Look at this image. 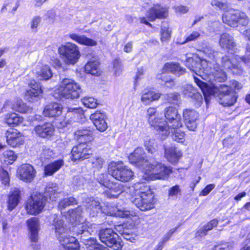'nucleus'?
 <instances>
[{
  "label": "nucleus",
  "mask_w": 250,
  "mask_h": 250,
  "mask_svg": "<svg viewBox=\"0 0 250 250\" xmlns=\"http://www.w3.org/2000/svg\"><path fill=\"white\" fill-rule=\"evenodd\" d=\"M243 35L248 38V42L246 48V55L243 57L235 56L232 60L227 55L222 58V66L226 69L232 70L238 68L236 62L241 61L250 67V26L243 32Z\"/></svg>",
  "instance_id": "obj_2"
},
{
  "label": "nucleus",
  "mask_w": 250,
  "mask_h": 250,
  "mask_svg": "<svg viewBox=\"0 0 250 250\" xmlns=\"http://www.w3.org/2000/svg\"><path fill=\"white\" fill-rule=\"evenodd\" d=\"M92 226V225L89 223H83L73 226L72 231L75 232L77 236L81 235L80 239L81 242L83 243V238L84 239L92 238L89 236L91 232H93Z\"/></svg>",
  "instance_id": "obj_15"
},
{
  "label": "nucleus",
  "mask_w": 250,
  "mask_h": 250,
  "mask_svg": "<svg viewBox=\"0 0 250 250\" xmlns=\"http://www.w3.org/2000/svg\"><path fill=\"white\" fill-rule=\"evenodd\" d=\"M103 161L102 158H93L91 160L92 167L97 169L101 168L103 166Z\"/></svg>",
  "instance_id": "obj_64"
},
{
  "label": "nucleus",
  "mask_w": 250,
  "mask_h": 250,
  "mask_svg": "<svg viewBox=\"0 0 250 250\" xmlns=\"http://www.w3.org/2000/svg\"><path fill=\"white\" fill-rule=\"evenodd\" d=\"M171 31L167 26H163L161 28V37L162 42H165L169 40L170 37Z\"/></svg>",
  "instance_id": "obj_54"
},
{
  "label": "nucleus",
  "mask_w": 250,
  "mask_h": 250,
  "mask_svg": "<svg viewBox=\"0 0 250 250\" xmlns=\"http://www.w3.org/2000/svg\"><path fill=\"white\" fill-rule=\"evenodd\" d=\"M178 228V227L170 229L166 234H165L162 241L159 243L158 245L157 246V248L155 250H162L164 244L170 239L172 235L176 231Z\"/></svg>",
  "instance_id": "obj_48"
},
{
  "label": "nucleus",
  "mask_w": 250,
  "mask_h": 250,
  "mask_svg": "<svg viewBox=\"0 0 250 250\" xmlns=\"http://www.w3.org/2000/svg\"><path fill=\"white\" fill-rule=\"evenodd\" d=\"M113 69L116 76L121 75L123 70V65L120 59H116L113 62Z\"/></svg>",
  "instance_id": "obj_57"
},
{
  "label": "nucleus",
  "mask_w": 250,
  "mask_h": 250,
  "mask_svg": "<svg viewBox=\"0 0 250 250\" xmlns=\"http://www.w3.org/2000/svg\"><path fill=\"white\" fill-rule=\"evenodd\" d=\"M12 108L13 110L21 113H28L32 110V109L26 105L21 100H17L16 102L12 105Z\"/></svg>",
  "instance_id": "obj_42"
},
{
  "label": "nucleus",
  "mask_w": 250,
  "mask_h": 250,
  "mask_svg": "<svg viewBox=\"0 0 250 250\" xmlns=\"http://www.w3.org/2000/svg\"><path fill=\"white\" fill-rule=\"evenodd\" d=\"M83 243L86 246V250H90L94 249L97 243V240L94 238H89V239H84L83 238Z\"/></svg>",
  "instance_id": "obj_59"
},
{
  "label": "nucleus",
  "mask_w": 250,
  "mask_h": 250,
  "mask_svg": "<svg viewBox=\"0 0 250 250\" xmlns=\"http://www.w3.org/2000/svg\"><path fill=\"white\" fill-rule=\"evenodd\" d=\"M77 204V200L72 197H71L62 200L59 202L58 208L59 209L62 211L69 206L76 205Z\"/></svg>",
  "instance_id": "obj_45"
},
{
  "label": "nucleus",
  "mask_w": 250,
  "mask_h": 250,
  "mask_svg": "<svg viewBox=\"0 0 250 250\" xmlns=\"http://www.w3.org/2000/svg\"><path fill=\"white\" fill-rule=\"evenodd\" d=\"M183 118L187 128L195 131L198 125V113L195 110L187 109L183 111Z\"/></svg>",
  "instance_id": "obj_14"
},
{
  "label": "nucleus",
  "mask_w": 250,
  "mask_h": 250,
  "mask_svg": "<svg viewBox=\"0 0 250 250\" xmlns=\"http://www.w3.org/2000/svg\"><path fill=\"white\" fill-rule=\"evenodd\" d=\"M151 180H165L168 178L172 172L171 168L158 162L149 163L144 171Z\"/></svg>",
  "instance_id": "obj_5"
},
{
  "label": "nucleus",
  "mask_w": 250,
  "mask_h": 250,
  "mask_svg": "<svg viewBox=\"0 0 250 250\" xmlns=\"http://www.w3.org/2000/svg\"><path fill=\"white\" fill-rule=\"evenodd\" d=\"M62 110V106L61 104L53 103L45 106L43 110V114L46 117H56L61 115Z\"/></svg>",
  "instance_id": "obj_27"
},
{
  "label": "nucleus",
  "mask_w": 250,
  "mask_h": 250,
  "mask_svg": "<svg viewBox=\"0 0 250 250\" xmlns=\"http://www.w3.org/2000/svg\"><path fill=\"white\" fill-rule=\"evenodd\" d=\"M3 156L5 161L10 164H12L17 159V156L12 150H7L3 152Z\"/></svg>",
  "instance_id": "obj_58"
},
{
  "label": "nucleus",
  "mask_w": 250,
  "mask_h": 250,
  "mask_svg": "<svg viewBox=\"0 0 250 250\" xmlns=\"http://www.w3.org/2000/svg\"><path fill=\"white\" fill-rule=\"evenodd\" d=\"M83 104L86 107L89 108H95L97 106V101L92 97H84L82 99Z\"/></svg>",
  "instance_id": "obj_51"
},
{
  "label": "nucleus",
  "mask_w": 250,
  "mask_h": 250,
  "mask_svg": "<svg viewBox=\"0 0 250 250\" xmlns=\"http://www.w3.org/2000/svg\"><path fill=\"white\" fill-rule=\"evenodd\" d=\"M163 72H170L179 76L185 73V69L181 67L178 63L167 62L163 67Z\"/></svg>",
  "instance_id": "obj_33"
},
{
  "label": "nucleus",
  "mask_w": 250,
  "mask_h": 250,
  "mask_svg": "<svg viewBox=\"0 0 250 250\" xmlns=\"http://www.w3.org/2000/svg\"><path fill=\"white\" fill-rule=\"evenodd\" d=\"M64 165V161L62 159H59L47 164L44 168L45 175H52L58 171Z\"/></svg>",
  "instance_id": "obj_32"
},
{
  "label": "nucleus",
  "mask_w": 250,
  "mask_h": 250,
  "mask_svg": "<svg viewBox=\"0 0 250 250\" xmlns=\"http://www.w3.org/2000/svg\"><path fill=\"white\" fill-rule=\"evenodd\" d=\"M130 163L145 170L149 164L145 155V152L141 147H137L128 157Z\"/></svg>",
  "instance_id": "obj_12"
},
{
  "label": "nucleus",
  "mask_w": 250,
  "mask_h": 250,
  "mask_svg": "<svg viewBox=\"0 0 250 250\" xmlns=\"http://www.w3.org/2000/svg\"><path fill=\"white\" fill-rule=\"evenodd\" d=\"M184 94L187 97L201 101L202 96L192 85L188 84L185 88Z\"/></svg>",
  "instance_id": "obj_39"
},
{
  "label": "nucleus",
  "mask_w": 250,
  "mask_h": 250,
  "mask_svg": "<svg viewBox=\"0 0 250 250\" xmlns=\"http://www.w3.org/2000/svg\"><path fill=\"white\" fill-rule=\"evenodd\" d=\"M160 95L161 94L159 93H156L150 90H146L142 94L141 101L144 104H147L153 101L159 99Z\"/></svg>",
  "instance_id": "obj_38"
},
{
  "label": "nucleus",
  "mask_w": 250,
  "mask_h": 250,
  "mask_svg": "<svg viewBox=\"0 0 250 250\" xmlns=\"http://www.w3.org/2000/svg\"><path fill=\"white\" fill-rule=\"evenodd\" d=\"M167 16L166 9L159 4L154 5L147 11L146 16L150 21H153L156 19L166 18Z\"/></svg>",
  "instance_id": "obj_25"
},
{
  "label": "nucleus",
  "mask_w": 250,
  "mask_h": 250,
  "mask_svg": "<svg viewBox=\"0 0 250 250\" xmlns=\"http://www.w3.org/2000/svg\"><path fill=\"white\" fill-rule=\"evenodd\" d=\"M165 116L168 120V123L171 124L170 126L175 127H181L182 123L181 121V116L178 113L177 109L173 107H168L165 109Z\"/></svg>",
  "instance_id": "obj_17"
},
{
  "label": "nucleus",
  "mask_w": 250,
  "mask_h": 250,
  "mask_svg": "<svg viewBox=\"0 0 250 250\" xmlns=\"http://www.w3.org/2000/svg\"><path fill=\"white\" fill-rule=\"evenodd\" d=\"M181 189L179 185L172 186L168 190V195L169 197H176L178 194H180Z\"/></svg>",
  "instance_id": "obj_61"
},
{
  "label": "nucleus",
  "mask_w": 250,
  "mask_h": 250,
  "mask_svg": "<svg viewBox=\"0 0 250 250\" xmlns=\"http://www.w3.org/2000/svg\"><path fill=\"white\" fill-rule=\"evenodd\" d=\"M165 156L168 161L171 163H175L178 162L182 156L180 151L177 150L174 146H165Z\"/></svg>",
  "instance_id": "obj_28"
},
{
  "label": "nucleus",
  "mask_w": 250,
  "mask_h": 250,
  "mask_svg": "<svg viewBox=\"0 0 250 250\" xmlns=\"http://www.w3.org/2000/svg\"><path fill=\"white\" fill-rule=\"evenodd\" d=\"M133 204L141 211H145L154 208L152 195L138 197L133 201Z\"/></svg>",
  "instance_id": "obj_22"
},
{
  "label": "nucleus",
  "mask_w": 250,
  "mask_h": 250,
  "mask_svg": "<svg viewBox=\"0 0 250 250\" xmlns=\"http://www.w3.org/2000/svg\"><path fill=\"white\" fill-rule=\"evenodd\" d=\"M132 188L135 196L146 197L152 195L149 187L145 183H136Z\"/></svg>",
  "instance_id": "obj_29"
},
{
  "label": "nucleus",
  "mask_w": 250,
  "mask_h": 250,
  "mask_svg": "<svg viewBox=\"0 0 250 250\" xmlns=\"http://www.w3.org/2000/svg\"><path fill=\"white\" fill-rule=\"evenodd\" d=\"M58 188L56 186H47L45 189V195L43 196L46 199L48 197L52 201L55 200L58 194Z\"/></svg>",
  "instance_id": "obj_44"
},
{
  "label": "nucleus",
  "mask_w": 250,
  "mask_h": 250,
  "mask_svg": "<svg viewBox=\"0 0 250 250\" xmlns=\"http://www.w3.org/2000/svg\"><path fill=\"white\" fill-rule=\"evenodd\" d=\"M147 117L149 125L153 126L159 133L164 136L163 139L167 136L169 133V126L168 123L163 121L156 109L149 108L147 110Z\"/></svg>",
  "instance_id": "obj_4"
},
{
  "label": "nucleus",
  "mask_w": 250,
  "mask_h": 250,
  "mask_svg": "<svg viewBox=\"0 0 250 250\" xmlns=\"http://www.w3.org/2000/svg\"><path fill=\"white\" fill-rule=\"evenodd\" d=\"M58 51L67 64H74L80 57L79 47L74 43L68 42L59 47Z\"/></svg>",
  "instance_id": "obj_9"
},
{
  "label": "nucleus",
  "mask_w": 250,
  "mask_h": 250,
  "mask_svg": "<svg viewBox=\"0 0 250 250\" xmlns=\"http://www.w3.org/2000/svg\"><path fill=\"white\" fill-rule=\"evenodd\" d=\"M78 135L79 136L78 140L80 142H83L84 140V137H86V141H91L93 139L92 132L90 130L79 131Z\"/></svg>",
  "instance_id": "obj_52"
},
{
  "label": "nucleus",
  "mask_w": 250,
  "mask_h": 250,
  "mask_svg": "<svg viewBox=\"0 0 250 250\" xmlns=\"http://www.w3.org/2000/svg\"><path fill=\"white\" fill-rule=\"evenodd\" d=\"M23 121L22 117L19 116L15 113L8 114L5 118V123L11 126H15L21 124Z\"/></svg>",
  "instance_id": "obj_37"
},
{
  "label": "nucleus",
  "mask_w": 250,
  "mask_h": 250,
  "mask_svg": "<svg viewBox=\"0 0 250 250\" xmlns=\"http://www.w3.org/2000/svg\"><path fill=\"white\" fill-rule=\"evenodd\" d=\"M92 150L88 144L80 143L74 146L71 150V158L73 161H83L89 158L92 154Z\"/></svg>",
  "instance_id": "obj_11"
},
{
  "label": "nucleus",
  "mask_w": 250,
  "mask_h": 250,
  "mask_svg": "<svg viewBox=\"0 0 250 250\" xmlns=\"http://www.w3.org/2000/svg\"><path fill=\"white\" fill-rule=\"evenodd\" d=\"M218 221L217 219H213L208 223L206 225L204 226L202 229H200L197 232L198 236H203L207 234L208 230L212 229L213 228L217 226Z\"/></svg>",
  "instance_id": "obj_43"
},
{
  "label": "nucleus",
  "mask_w": 250,
  "mask_h": 250,
  "mask_svg": "<svg viewBox=\"0 0 250 250\" xmlns=\"http://www.w3.org/2000/svg\"><path fill=\"white\" fill-rule=\"evenodd\" d=\"M60 243L65 250H78L80 248L78 241L73 236H69L64 239H62Z\"/></svg>",
  "instance_id": "obj_31"
},
{
  "label": "nucleus",
  "mask_w": 250,
  "mask_h": 250,
  "mask_svg": "<svg viewBox=\"0 0 250 250\" xmlns=\"http://www.w3.org/2000/svg\"><path fill=\"white\" fill-rule=\"evenodd\" d=\"M134 213L133 211H130L128 210L125 209H119L111 214L112 215H114L116 217H126V218H131V217L135 216Z\"/></svg>",
  "instance_id": "obj_50"
},
{
  "label": "nucleus",
  "mask_w": 250,
  "mask_h": 250,
  "mask_svg": "<svg viewBox=\"0 0 250 250\" xmlns=\"http://www.w3.org/2000/svg\"><path fill=\"white\" fill-rule=\"evenodd\" d=\"M26 223L29 230L30 240L33 242H37L40 229L39 219L36 217H32L26 221Z\"/></svg>",
  "instance_id": "obj_23"
},
{
  "label": "nucleus",
  "mask_w": 250,
  "mask_h": 250,
  "mask_svg": "<svg viewBox=\"0 0 250 250\" xmlns=\"http://www.w3.org/2000/svg\"><path fill=\"white\" fill-rule=\"evenodd\" d=\"M101 241L107 246L115 250H120L123 245L118 235L114 232L111 229H105L100 230L99 233Z\"/></svg>",
  "instance_id": "obj_8"
},
{
  "label": "nucleus",
  "mask_w": 250,
  "mask_h": 250,
  "mask_svg": "<svg viewBox=\"0 0 250 250\" xmlns=\"http://www.w3.org/2000/svg\"><path fill=\"white\" fill-rule=\"evenodd\" d=\"M34 131L39 137L43 138L51 137L54 131L53 125L49 123H46L42 125L35 127Z\"/></svg>",
  "instance_id": "obj_26"
},
{
  "label": "nucleus",
  "mask_w": 250,
  "mask_h": 250,
  "mask_svg": "<svg viewBox=\"0 0 250 250\" xmlns=\"http://www.w3.org/2000/svg\"><path fill=\"white\" fill-rule=\"evenodd\" d=\"M5 137L8 145L13 147L23 145L24 141L23 136L14 129L7 130L5 133Z\"/></svg>",
  "instance_id": "obj_18"
},
{
  "label": "nucleus",
  "mask_w": 250,
  "mask_h": 250,
  "mask_svg": "<svg viewBox=\"0 0 250 250\" xmlns=\"http://www.w3.org/2000/svg\"><path fill=\"white\" fill-rule=\"evenodd\" d=\"M200 37V33L196 31H192L189 35H188L184 42L181 43V44H184L187 42L195 41L198 40Z\"/></svg>",
  "instance_id": "obj_60"
},
{
  "label": "nucleus",
  "mask_w": 250,
  "mask_h": 250,
  "mask_svg": "<svg viewBox=\"0 0 250 250\" xmlns=\"http://www.w3.org/2000/svg\"><path fill=\"white\" fill-rule=\"evenodd\" d=\"M106 188H111L112 190H114V191H115L119 194L125 192L126 188V187L123 184L114 183L111 181L107 185Z\"/></svg>",
  "instance_id": "obj_47"
},
{
  "label": "nucleus",
  "mask_w": 250,
  "mask_h": 250,
  "mask_svg": "<svg viewBox=\"0 0 250 250\" xmlns=\"http://www.w3.org/2000/svg\"><path fill=\"white\" fill-rule=\"evenodd\" d=\"M30 89L26 91L25 95L28 101L33 102L38 98L42 93V90L40 84L34 81H31L29 83Z\"/></svg>",
  "instance_id": "obj_24"
},
{
  "label": "nucleus",
  "mask_w": 250,
  "mask_h": 250,
  "mask_svg": "<svg viewBox=\"0 0 250 250\" xmlns=\"http://www.w3.org/2000/svg\"><path fill=\"white\" fill-rule=\"evenodd\" d=\"M56 92L66 99H76L80 97L81 89L80 85L71 79L63 78Z\"/></svg>",
  "instance_id": "obj_3"
},
{
  "label": "nucleus",
  "mask_w": 250,
  "mask_h": 250,
  "mask_svg": "<svg viewBox=\"0 0 250 250\" xmlns=\"http://www.w3.org/2000/svg\"><path fill=\"white\" fill-rule=\"evenodd\" d=\"M83 203L90 216L94 217L101 212L102 207L99 199L93 197L86 198L83 201Z\"/></svg>",
  "instance_id": "obj_16"
},
{
  "label": "nucleus",
  "mask_w": 250,
  "mask_h": 250,
  "mask_svg": "<svg viewBox=\"0 0 250 250\" xmlns=\"http://www.w3.org/2000/svg\"><path fill=\"white\" fill-rule=\"evenodd\" d=\"M46 202V198L43 194L36 193L32 195L28 200L26 209L28 213L36 215L43 209Z\"/></svg>",
  "instance_id": "obj_10"
},
{
  "label": "nucleus",
  "mask_w": 250,
  "mask_h": 250,
  "mask_svg": "<svg viewBox=\"0 0 250 250\" xmlns=\"http://www.w3.org/2000/svg\"><path fill=\"white\" fill-rule=\"evenodd\" d=\"M99 62L96 57H93L91 60L89 61L84 66L86 73L92 75H98L100 74L99 68Z\"/></svg>",
  "instance_id": "obj_35"
},
{
  "label": "nucleus",
  "mask_w": 250,
  "mask_h": 250,
  "mask_svg": "<svg viewBox=\"0 0 250 250\" xmlns=\"http://www.w3.org/2000/svg\"><path fill=\"white\" fill-rule=\"evenodd\" d=\"M69 37L72 40L82 45L93 46L97 44V42L96 41L88 38L84 35H79L75 33H72L69 35Z\"/></svg>",
  "instance_id": "obj_30"
},
{
  "label": "nucleus",
  "mask_w": 250,
  "mask_h": 250,
  "mask_svg": "<svg viewBox=\"0 0 250 250\" xmlns=\"http://www.w3.org/2000/svg\"><path fill=\"white\" fill-rule=\"evenodd\" d=\"M219 44L221 48L231 53L235 51L236 43L233 37L228 33H223L220 36Z\"/></svg>",
  "instance_id": "obj_19"
},
{
  "label": "nucleus",
  "mask_w": 250,
  "mask_h": 250,
  "mask_svg": "<svg viewBox=\"0 0 250 250\" xmlns=\"http://www.w3.org/2000/svg\"><path fill=\"white\" fill-rule=\"evenodd\" d=\"M9 177L8 174L6 170L0 169V181L1 183L4 185H7L9 182Z\"/></svg>",
  "instance_id": "obj_62"
},
{
  "label": "nucleus",
  "mask_w": 250,
  "mask_h": 250,
  "mask_svg": "<svg viewBox=\"0 0 250 250\" xmlns=\"http://www.w3.org/2000/svg\"><path fill=\"white\" fill-rule=\"evenodd\" d=\"M210 4L212 6L218 8L219 9H225L227 7V3L222 2L220 0H211Z\"/></svg>",
  "instance_id": "obj_63"
},
{
  "label": "nucleus",
  "mask_w": 250,
  "mask_h": 250,
  "mask_svg": "<svg viewBox=\"0 0 250 250\" xmlns=\"http://www.w3.org/2000/svg\"><path fill=\"white\" fill-rule=\"evenodd\" d=\"M68 214L70 218L76 221H80V219L82 216L83 211L81 207H78L73 209L68 210Z\"/></svg>",
  "instance_id": "obj_49"
},
{
  "label": "nucleus",
  "mask_w": 250,
  "mask_h": 250,
  "mask_svg": "<svg viewBox=\"0 0 250 250\" xmlns=\"http://www.w3.org/2000/svg\"><path fill=\"white\" fill-rule=\"evenodd\" d=\"M164 97L168 102L174 104H177L180 98V95L177 93L165 94L164 95Z\"/></svg>",
  "instance_id": "obj_53"
},
{
  "label": "nucleus",
  "mask_w": 250,
  "mask_h": 250,
  "mask_svg": "<svg viewBox=\"0 0 250 250\" xmlns=\"http://www.w3.org/2000/svg\"><path fill=\"white\" fill-rule=\"evenodd\" d=\"M169 126V131L171 133V137L173 140L177 142L183 143V140L184 139L185 132L181 131L179 127H173L172 126Z\"/></svg>",
  "instance_id": "obj_41"
},
{
  "label": "nucleus",
  "mask_w": 250,
  "mask_h": 250,
  "mask_svg": "<svg viewBox=\"0 0 250 250\" xmlns=\"http://www.w3.org/2000/svg\"><path fill=\"white\" fill-rule=\"evenodd\" d=\"M83 113L82 109L80 107H68L65 119L68 121L69 118L71 119V121L75 120L76 119H78L83 114Z\"/></svg>",
  "instance_id": "obj_40"
},
{
  "label": "nucleus",
  "mask_w": 250,
  "mask_h": 250,
  "mask_svg": "<svg viewBox=\"0 0 250 250\" xmlns=\"http://www.w3.org/2000/svg\"><path fill=\"white\" fill-rule=\"evenodd\" d=\"M19 170L21 179L26 183L31 182L36 176L35 169L31 165H22Z\"/></svg>",
  "instance_id": "obj_21"
},
{
  "label": "nucleus",
  "mask_w": 250,
  "mask_h": 250,
  "mask_svg": "<svg viewBox=\"0 0 250 250\" xmlns=\"http://www.w3.org/2000/svg\"><path fill=\"white\" fill-rule=\"evenodd\" d=\"M20 192L18 189H15L11 192L8 201V208L9 210H13L18 205L20 199Z\"/></svg>",
  "instance_id": "obj_36"
},
{
  "label": "nucleus",
  "mask_w": 250,
  "mask_h": 250,
  "mask_svg": "<svg viewBox=\"0 0 250 250\" xmlns=\"http://www.w3.org/2000/svg\"><path fill=\"white\" fill-rule=\"evenodd\" d=\"M222 21L229 26L236 27L238 26V23L243 26L247 25L250 20L245 12L231 9L224 13Z\"/></svg>",
  "instance_id": "obj_7"
},
{
  "label": "nucleus",
  "mask_w": 250,
  "mask_h": 250,
  "mask_svg": "<svg viewBox=\"0 0 250 250\" xmlns=\"http://www.w3.org/2000/svg\"><path fill=\"white\" fill-rule=\"evenodd\" d=\"M35 73L37 78L40 80H47L52 76L50 68L47 65L38 66Z\"/></svg>",
  "instance_id": "obj_34"
},
{
  "label": "nucleus",
  "mask_w": 250,
  "mask_h": 250,
  "mask_svg": "<svg viewBox=\"0 0 250 250\" xmlns=\"http://www.w3.org/2000/svg\"><path fill=\"white\" fill-rule=\"evenodd\" d=\"M108 174L117 180L127 182L133 177V172L131 169L121 163H110L108 167Z\"/></svg>",
  "instance_id": "obj_6"
},
{
  "label": "nucleus",
  "mask_w": 250,
  "mask_h": 250,
  "mask_svg": "<svg viewBox=\"0 0 250 250\" xmlns=\"http://www.w3.org/2000/svg\"><path fill=\"white\" fill-rule=\"evenodd\" d=\"M96 180L103 186L106 187L110 182L108 179V175L106 173H101L99 174L96 177Z\"/></svg>",
  "instance_id": "obj_55"
},
{
  "label": "nucleus",
  "mask_w": 250,
  "mask_h": 250,
  "mask_svg": "<svg viewBox=\"0 0 250 250\" xmlns=\"http://www.w3.org/2000/svg\"><path fill=\"white\" fill-rule=\"evenodd\" d=\"M106 116L104 112L101 111H96L90 115V119L97 129L100 132H104L107 127V124L105 119Z\"/></svg>",
  "instance_id": "obj_20"
},
{
  "label": "nucleus",
  "mask_w": 250,
  "mask_h": 250,
  "mask_svg": "<svg viewBox=\"0 0 250 250\" xmlns=\"http://www.w3.org/2000/svg\"><path fill=\"white\" fill-rule=\"evenodd\" d=\"M52 226V229L55 230V235L60 242L62 239L69 236V233L72 231L69 226L64 224L63 221L58 218L54 219Z\"/></svg>",
  "instance_id": "obj_13"
},
{
  "label": "nucleus",
  "mask_w": 250,
  "mask_h": 250,
  "mask_svg": "<svg viewBox=\"0 0 250 250\" xmlns=\"http://www.w3.org/2000/svg\"><path fill=\"white\" fill-rule=\"evenodd\" d=\"M42 18L40 16L34 17L30 21V28L33 32H37V28L41 21Z\"/></svg>",
  "instance_id": "obj_56"
},
{
  "label": "nucleus",
  "mask_w": 250,
  "mask_h": 250,
  "mask_svg": "<svg viewBox=\"0 0 250 250\" xmlns=\"http://www.w3.org/2000/svg\"><path fill=\"white\" fill-rule=\"evenodd\" d=\"M187 64L189 69L194 72L202 79L210 83V85L202 81L200 79L193 76L194 82L200 88L205 97L217 95L220 104L224 106H230L236 102L237 97L233 90L230 87L221 84L219 86L214 83L216 82H222L226 79V73L217 64H212L206 60H193L189 59Z\"/></svg>",
  "instance_id": "obj_1"
},
{
  "label": "nucleus",
  "mask_w": 250,
  "mask_h": 250,
  "mask_svg": "<svg viewBox=\"0 0 250 250\" xmlns=\"http://www.w3.org/2000/svg\"><path fill=\"white\" fill-rule=\"evenodd\" d=\"M144 145L149 153L153 154L156 151L157 145L154 140L146 138L144 141Z\"/></svg>",
  "instance_id": "obj_46"
}]
</instances>
